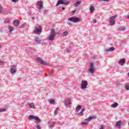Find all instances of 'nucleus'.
I'll return each instance as SVG.
<instances>
[{"mask_svg": "<svg viewBox=\"0 0 129 129\" xmlns=\"http://www.w3.org/2000/svg\"><path fill=\"white\" fill-rule=\"evenodd\" d=\"M30 108H33V109H36V106L34 103H30L29 104Z\"/></svg>", "mask_w": 129, "mask_h": 129, "instance_id": "nucleus-19", "label": "nucleus"}, {"mask_svg": "<svg viewBox=\"0 0 129 129\" xmlns=\"http://www.w3.org/2000/svg\"><path fill=\"white\" fill-rule=\"evenodd\" d=\"M50 103L51 104H54V103H55V100H50Z\"/></svg>", "mask_w": 129, "mask_h": 129, "instance_id": "nucleus-33", "label": "nucleus"}, {"mask_svg": "<svg viewBox=\"0 0 129 129\" xmlns=\"http://www.w3.org/2000/svg\"><path fill=\"white\" fill-rule=\"evenodd\" d=\"M64 104L66 106H70L71 105V98H68L67 100L64 101Z\"/></svg>", "mask_w": 129, "mask_h": 129, "instance_id": "nucleus-14", "label": "nucleus"}, {"mask_svg": "<svg viewBox=\"0 0 129 129\" xmlns=\"http://www.w3.org/2000/svg\"><path fill=\"white\" fill-rule=\"evenodd\" d=\"M99 2H108L109 0H98Z\"/></svg>", "mask_w": 129, "mask_h": 129, "instance_id": "nucleus-37", "label": "nucleus"}, {"mask_svg": "<svg viewBox=\"0 0 129 129\" xmlns=\"http://www.w3.org/2000/svg\"><path fill=\"white\" fill-rule=\"evenodd\" d=\"M80 5H81V2L77 1L76 3L73 4V6H74V7H79Z\"/></svg>", "mask_w": 129, "mask_h": 129, "instance_id": "nucleus-21", "label": "nucleus"}, {"mask_svg": "<svg viewBox=\"0 0 129 129\" xmlns=\"http://www.w3.org/2000/svg\"><path fill=\"white\" fill-rule=\"evenodd\" d=\"M10 72L11 74H15V73L17 72V68L16 67V66L12 65L11 66Z\"/></svg>", "mask_w": 129, "mask_h": 129, "instance_id": "nucleus-11", "label": "nucleus"}, {"mask_svg": "<svg viewBox=\"0 0 129 129\" xmlns=\"http://www.w3.org/2000/svg\"><path fill=\"white\" fill-rule=\"evenodd\" d=\"M41 33H42V26L37 24L34 27V34L35 35H40Z\"/></svg>", "mask_w": 129, "mask_h": 129, "instance_id": "nucleus-2", "label": "nucleus"}, {"mask_svg": "<svg viewBox=\"0 0 129 129\" xmlns=\"http://www.w3.org/2000/svg\"><path fill=\"white\" fill-rule=\"evenodd\" d=\"M115 126L117 128H120L121 127V120L116 122Z\"/></svg>", "mask_w": 129, "mask_h": 129, "instance_id": "nucleus-16", "label": "nucleus"}, {"mask_svg": "<svg viewBox=\"0 0 129 129\" xmlns=\"http://www.w3.org/2000/svg\"><path fill=\"white\" fill-rule=\"evenodd\" d=\"M32 20H35V17H32Z\"/></svg>", "mask_w": 129, "mask_h": 129, "instance_id": "nucleus-47", "label": "nucleus"}, {"mask_svg": "<svg viewBox=\"0 0 129 129\" xmlns=\"http://www.w3.org/2000/svg\"><path fill=\"white\" fill-rule=\"evenodd\" d=\"M94 10H95V9L94 8V6H91L90 7V13H91V14H92V13L94 12Z\"/></svg>", "mask_w": 129, "mask_h": 129, "instance_id": "nucleus-23", "label": "nucleus"}, {"mask_svg": "<svg viewBox=\"0 0 129 129\" xmlns=\"http://www.w3.org/2000/svg\"><path fill=\"white\" fill-rule=\"evenodd\" d=\"M58 109H59L57 107L55 109V110L54 111V114L55 116L57 115V111H58Z\"/></svg>", "mask_w": 129, "mask_h": 129, "instance_id": "nucleus-29", "label": "nucleus"}, {"mask_svg": "<svg viewBox=\"0 0 129 129\" xmlns=\"http://www.w3.org/2000/svg\"><path fill=\"white\" fill-rule=\"evenodd\" d=\"M37 60L38 61V62H39L40 64H42V65H48V63L45 61L43 59H42L41 57H37Z\"/></svg>", "mask_w": 129, "mask_h": 129, "instance_id": "nucleus-12", "label": "nucleus"}, {"mask_svg": "<svg viewBox=\"0 0 129 129\" xmlns=\"http://www.w3.org/2000/svg\"><path fill=\"white\" fill-rule=\"evenodd\" d=\"M67 24H68V25H69V26H72V24H71L70 23H69V22H68Z\"/></svg>", "mask_w": 129, "mask_h": 129, "instance_id": "nucleus-43", "label": "nucleus"}, {"mask_svg": "<svg viewBox=\"0 0 129 129\" xmlns=\"http://www.w3.org/2000/svg\"><path fill=\"white\" fill-rule=\"evenodd\" d=\"M96 19H94L93 21V24H95V23H96Z\"/></svg>", "mask_w": 129, "mask_h": 129, "instance_id": "nucleus-39", "label": "nucleus"}, {"mask_svg": "<svg viewBox=\"0 0 129 129\" xmlns=\"http://www.w3.org/2000/svg\"><path fill=\"white\" fill-rule=\"evenodd\" d=\"M88 86V82L85 80H82L81 84V88L82 90L86 89Z\"/></svg>", "mask_w": 129, "mask_h": 129, "instance_id": "nucleus-3", "label": "nucleus"}, {"mask_svg": "<svg viewBox=\"0 0 129 129\" xmlns=\"http://www.w3.org/2000/svg\"><path fill=\"white\" fill-rule=\"evenodd\" d=\"M118 106V103L115 102L111 105V107L113 108H115V107H117Z\"/></svg>", "mask_w": 129, "mask_h": 129, "instance_id": "nucleus-22", "label": "nucleus"}, {"mask_svg": "<svg viewBox=\"0 0 129 129\" xmlns=\"http://www.w3.org/2000/svg\"><path fill=\"white\" fill-rule=\"evenodd\" d=\"M0 63H1V64H3V63H4V61H1Z\"/></svg>", "mask_w": 129, "mask_h": 129, "instance_id": "nucleus-45", "label": "nucleus"}, {"mask_svg": "<svg viewBox=\"0 0 129 129\" xmlns=\"http://www.w3.org/2000/svg\"><path fill=\"white\" fill-rule=\"evenodd\" d=\"M125 27H120L119 28V30L120 31H125Z\"/></svg>", "mask_w": 129, "mask_h": 129, "instance_id": "nucleus-30", "label": "nucleus"}, {"mask_svg": "<svg viewBox=\"0 0 129 129\" xmlns=\"http://www.w3.org/2000/svg\"><path fill=\"white\" fill-rule=\"evenodd\" d=\"M44 39L41 40L39 37H35L34 39V42L36 43V44H41L42 42H44Z\"/></svg>", "mask_w": 129, "mask_h": 129, "instance_id": "nucleus-9", "label": "nucleus"}, {"mask_svg": "<svg viewBox=\"0 0 129 129\" xmlns=\"http://www.w3.org/2000/svg\"><path fill=\"white\" fill-rule=\"evenodd\" d=\"M13 3H18L19 0H12Z\"/></svg>", "mask_w": 129, "mask_h": 129, "instance_id": "nucleus-38", "label": "nucleus"}, {"mask_svg": "<svg viewBox=\"0 0 129 129\" xmlns=\"http://www.w3.org/2000/svg\"><path fill=\"white\" fill-rule=\"evenodd\" d=\"M116 85L117 86H119V85H120V82H119V81H117L116 82Z\"/></svg>", "mask_w": 129, "mask_h": 129, "instance_id": "nucleus-32", "label": "nucleus"}, {"mask_svg": "<svg viewBox=\"0 0 129 129\" xmlns=\"http://www.w3.org/2000/svg\"><path fill=\"white\" fill-rule=\"evenodd\" d=\"M117 16L116 15L111 17L109 23H110V26H114L115 25V19Z\"/></svg>", "mask_w": 129, "mask_h": 129, "instance_id": "nucleus-4", "label": "nucleus"}, {"mask_svg": "<svg viewBox=\"0 0 129 129\" xmlns=\"http://www.w3.org/2000/svg\"><path fill=\"white\" fill-rule=\"evenodd\" d=\"M118 63L120 65H123L125 63V59L123 58L119 60Z\"/></svg>", "mask_w": 129, "mask_h": 129, "instance_id": "nucleus-18", "label": "nucleus"}, {"mask_svg": "<svg viewBox=\"0 0 129 129\" xmlns=\"http://www.w3.org/2000/svg\"><path fill=\"white\" fill-rule=\"evenodd\" d=\"M82 124L84 125H86V124H87V122L85 121V122H82Z\"/></svg>", "mask_w": 129, "mask_h": 129, "instance_id": "nucleus-34", "label": "nucleus"}, {"mask_svg": "<svg viewBox=\"0 0 129 129\" xmlns=\"http://www.w3.org/2000/svg\"><path fill=\"white\" fill-rule=\"evenodd\" d=\"M99 129H104V125H100V127Z\"/></svg>", "mask_w": 129, "mask_h": 129, "instance_id": "nucleus-35", "label": "nucleus"}, {"mask_svg": "<svg viewBox=\"0 0 129 129\" xmlns=\"http://www.w3.org/2000/svg\"><path fill=\"white\" fill-rule=\"evenodd\" d=\"M36 6L39 7V12H41V10L44 9V7L43 6V2L42 1H38L36 3Z\"/></svg>", "mask_w": 129, "mask_h": 129, "instance_id": "nucleus-10", "label": "nucleus"}, {"mask_svg": "<svg viewBox=\"0 0 129 129\" xmlns=\"http://www.w3.org/2000/svg\"><path fill=\"white\" fill-rule=\"evenodd\" d=\"M82 107V106L78 105L76 108V112H78L81 109Z\"/></svg>", "mask_w": 129, "mask_h": 129, "instance_id": "nucleus-24", "label": "nucleus"}, {"mask_svg": "<svg viewBox=\"0 0 129 129\" xmlns=\"http://www.w3.org/2000/svg\"><path fill=\"white\" fill-rule=\"evenodd\" d=\"M61 9H62V10H65V8H64V7H62Z\"/></svg>", "mask_w": 129, "mask_h": 129, "instance_id": "nucleus-46", "label": "nucleus"}, {"mask_svg": "<svg viewBox=\"0 0 129 129\" xmlns=\"http://www.w3.org/2000/svg\"><path fill=\"white\" fill-rule=\"evenodd\" d=\"M5 111H7V108L4 107L2 108H0V112H5Z\"/></svg>", "mask_w": 129, "mask_h": 129, "instance_id": "nucleus-26", "label": "nucleus"}, {"mask_svg": "<svg viewBox=\"0 0 129 129\" xmlns=\"http://www.w3.org/2000/svg\"><path fill=\"white\" fill-rule=\"evenodd\" d=\"M126 90H129V86H126Z\"/></svg>", "mask_w": 129, "mask_h": 129, "instance_id": "nucleus-40", "label": "nucleus"}, {"mask_svg": "<svg viewBox=\"0 0 129 129\" xmlns=\"http://www.w3.org/2000/svg\"><path fill=\"white\" fill-rule=\"evenodd\" d=\"M7 30L8 34H12L15 31V27L12 26H9Z\"/></svg>", "mask_w": 129, "mask_h": 129, "instance_id": "nucleus-13", "label": "nucleus"}, {"mask_svg": "<svg viewBox=\"0 0 129 129\" xmlns=\"http://www.w3.org/2000/svg\"><path fill=\"white\" fill-rule=\"evenodd\" d=\"M75 12H76L75 11H73L72 12V14H75Z\"/></svg>", "mask_w": 129, "mask_h": 129, "instance_id": "nucleus-44", "label": "nucleus"}, {"mask_svg": "<svg viewBox=\"0 0 129 129\" xmlns=\"http://www.w3.org/2000/svg\"><path fill=\"white\" fill-rule=\"evenodd\" d=\"M95 70L94 68V63L91 62L90 64V68L88 69V71L91 74H93L94 73V71Z\"/></svg>", "mask_w": 129, "mask_h": 129, "instance_id": "nucleus-5", "label": "nucleus"}, {"mask_svg": "<svg viewBox=\"0 0 129 129\" xmlns=\"http://www.w3.org/2000/svg\"><path fill=\"white\" fill-rule=\"evenodd\" d=\"M68 21L73 22V23H79V22H80V18L71 17L68 19Z\"/></svg>", "mask_w": 129, "mask_h": 129, "instance_id": "nucleus-8", "label": "nucleus"}, {"mask_svg": "<svg viewBox=\"0 0 129 129\" xmlns=\"http://www.w3.org/2000/svg\"><path fill=\"white\" fill-rule=\"evenodd\" d=\"M13 24L15 27H19L20 26V21L18 19H15L13 22Z\"/></svg>", "mask_w": 129, "mask_h": 129, "instance_id": "nucleus-15", "label": "nucleus"}, {"mask_svg": "<svg viewBox=\"0 0 129 129\" xmlns=\"http://www.w3.org/2000/svg\"><path fill=\"white\" fill-rule=\"evenodd\" d=\"M85 110V108H83L82 109L81 111H82V112H83Z\"/></svg>", "mask_w": 129, "mask_h": 129, "instance_id": "nucleus-42", "label": "nucleus"}, {"mask_svg": "<svg viewBox=\"0 0 129 129\" xmlns=\"http://www.w3.org/2000/svg\"><path fill=\"white\" fill-rule=\"evenodd\" d=\"M47 12H48V11H47V10H44V11H43V14H46V13H47Z\"/></svg>", "mask_w": 129, "mask_h": 129, "instance_id": "nucleus-41", "label": "nucleus"}, {"mask_svg": "<svg viewBox=\"0 0 129 129\" xmlns=\"http://www.w3.org/2000/svg\"><path fill=\"white\" fill-rule=\"evenodd\" d=\"M114 50H115V48H114L113 47H112L105 49V52H112V51H114Z\"/></svg>", "mask_w": 129, "mask_h": 129, "instance_id": "nucleus-17", "label": "nucleus"}, {"mask_svg": "<svg viewBox=\"0 0 129 129\" xmlns=\"http://www.w3.org/2000/svg\"><path fill=\"white\" fill-rule=\"evenodd\" d=\"M79 114L80 115V116H83V115H84V113H83V112L82 111L79 112Z\"/></svg>", "mask_w": 129, "mask_h": 129, "instance_id": "nucleus-31", "label": "nucleus"}, {"mask_svg": "<svg viewBox=\"0 0 129 129\" xmlns=\"http://www.w3.org/2000/svg\"><path fill=\"white\" fill-rule=\"evenodd\" d=\"M36 125H35V127L37 129H41L42 127H41V125H40V124L38 123V122L35 123Z\"/></svg>", "mask_w": 129, "mask_h": 129, "instance_id": "nucleus-25", "label": "nucleus"}, {"mask_svg": "<svg viewBox=\"0 0 129 129\" xmlns=\"http://www.w3.org/2000/svg\"><path fill=\"white\" fill-rule=\"evenodd\" d=\"M54 124H55V122H52V124H50V125L49 126V128H50V129L53 128V127H54Z\"/></svg>", "mask_w": 129, "mask_h": 129, "instance_id": "nucleus-28", "label": "nucleus"}, {"mask_svg": "<svg viewBox=\"0 0 129 129\" xmlns=\"http://www.w3.org/2000/svg\"><path fill=\"white\" fill-rule=\"evenodd\" d=\"M9 23H10V21H8V20H5L4 21L5 24H9Z\"/></svg>", "mask_w": 129, "mask_h": 129, "instance_id": "nucleus-36", "label": "nucleus"}, {"mask_svg": "<svg viewBox=\"0 0 129 129\" xmlns=\"http://www.w3.org/2000/svg\"><path fill=\"white\" fill-rule=\"evenodd\" d=\"M69 4V2L68 1H63V0H58L57 3L56 5V7H58L59 5H66V6H68Z\"/></svg>", "mask_w": 129, "mask_h": 129, "instance_id": "nucleus-7", "label": "nucleus"}, {"mask_svg": "<svg viewBox=\"0 0 129 129\" xmlns=\"http://www.w3.org/2000/svg\"><path fill=\"white\" fill-rule=\"evenodd\" d=\"M29 119L32 120V119H35L37 122H41V119L39 118V117H37L36 116L30 115L29 116Z\"/></svg>", "mask_w": 129, "mask_h": 129, "instance_id": "nucleus-6", "label": "nucleus"}, {"mask_svg": "<svg viewBox=\"0 0 129 129\" xmlns=\"http://www.w3.org/2000/svg\"><path fill=\"white\" fill-rule=\"evenodd\" d=\"M92 118H94V116H92L89 117V118L86 119L85 120V121H86V122H89V121H91V120H92Z\"/></svg>", "mask_w": 129, "mask_h": 129, "instance_id": "nucleus-20", "label": "nucleus"}, {"mask_svg": "<svg viewBox=\"0 0 129 129\" xmlns=\"http://www.w3.org/2000/svg\"><path fill=\"white\" fill-rule=\"evenodd\" d=\"M56 35L57 32H55V29L54 28H52L50 31V35L47 38V39L49 41H53Z\"/></svg>", "mask_w": 129, "mask_h": 129, "instance_id": "nucleus-1", "label": "nucleus"}, {"mask_svg": "<svg viewBox=\"0 0 129 129\" xmlns=\"http://www.w3.org/2000/svg\"><path fill=\"white\" fill-rule=\"evenodd\" d=\"M68 32L64 31L62 34V37H67V36H68Z\"/></svg>", "mask_w": 129, "mask_h": 129, "instance_id": "nucleus-27", "label": "nucleus"}]
</instances>
